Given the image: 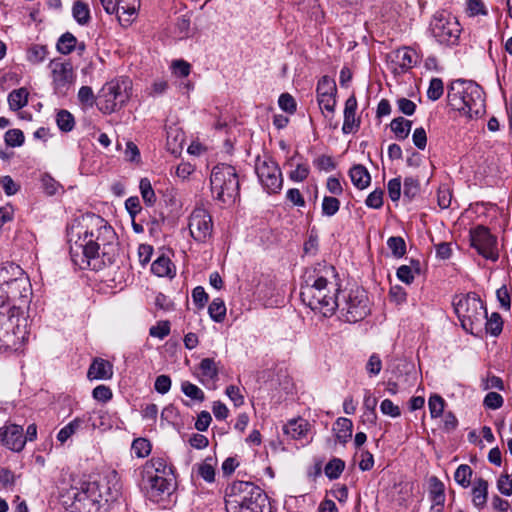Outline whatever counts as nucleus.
Returning <instances> with one entry per match:
<instances>
[{"instance_id":"f257e3e1","label":"nucleus","mask_w":512,"mask_h":512,"mask_svg":"<svg viewBox=\"0 0 512 512\" xmlns=\"http://www.w3.org/2000/svg\"><path fill=\"white\" fill-rule=\"evenodd\" d=\"M68 235L71 260L79 269L99 270L105 264V258L112 261L117 235L104 218L85 215L71 227Z\"/></svg>"},{"instance_id":"f03ea898","label":"nucleus","mask_w":512,"mask_h":512,"mask_svg":"<svg viewBox=\"0 0 512 512\" xmlns=\"http://www.w3.org/2000/svg\"><path fill=\"white\" fill-rule=\"evenodd\" d=\"M339 291V278L334 266L322 262L305 269L300 298L311 310L325 317L332 316L337 309Z\"/></svg>"},{"instance_id":"7ed1b4c3","label":"nucleus","mask_w":512,"mask_h":512,"mask_svg":"<svg viewBox=\"0 0 512 512\" xmlns=\"http://www.w3.org/2000/svg\"><path fill=\"white\" fill-rule=\"evenodd\" d=\"M447 100L453 110L469 119L481 117L485 113L484 92L474 81H452L448 86Z\"/></svg>"},{"instance_id":"20e7f679","label":"nucleus","mask_w":512,"mask_h":512,"mask_svg":"<svg viewBox=\"0 0 512 512\" xmlns=\"http://www.w3.org/2000/svg\"><path fill=\"white\" fill-rule=\"evenodd\" d=\"M225 508L227 512H267L268 496L252 482L235 481L226 489Z\"/></svg>"},{"instance_id":"39448f33","label":"nucleus","mask_w":512,"mask_h":512,"mask_svg":"<svg viewBox=\"0 0 512 512\" xmlns=\"http://www.w3.org/2000/svg\"><path fill=\"white\" fill-rule=\"evenodd\" d=\"M453 306L463 329L473 335L482 331L487 311L476 293L457 296Z\"/></svg>"},{"instance_id":"423d86ee","label":"nucleus","mask_w":512,"mask_h":512,"mask_svg":"<svg viewBox=\"0 0 512 512\" xmlns=\"http://www.w3.org/2000/svg\"><path fill=\"white\" fill-rule=\"evenodd\" d=\"M340 317L347 323H356L363 320L369 313V300L366 291L355 286L342 292L337 298V309Z\"/></svg>"},{"instance_id":"0eeeda50","label":"nucleus","mask_w":512,"mask_h":512,"mask_svg":"<svg viewBox=\"0 0 512 512\" xmlns=\"http://www.w3.org/2000/svg\"><path fill=\"white\" fill-rule=\"evenodd\" d=\"M211 191L223 203H231L239 193V181L234 167L220 164L213 168L210 176Z\"/></svg>"},{"instance_id":"6e6552de","label":"nucleus","mask_w":512,"mask_h":512,"mask_svg":"<svg viewBox=\"0 0 512 512\" xmlns=\"http://www.w3.org/2000/svg\"><path fill=\"white\" fill-rule=\"evenodd\" d=\"M433 38L441 45H457L462 32L458 19L447 11L436 12L429 25Z\"/></svg>"},{"instance_id":"1a4fd4ad","label":"nucleus","mask_w":512,"mask_h":512,"mask_svg":"<svg viewBox=\"0 0 512 512\" xmlns=\"http://www.w3.org/2000/svg\"><path fill=\"white\" fill-rule=\"evenodd\" d=\"M255 172L261 186L268 194H277L282 190V172L270 156L263 155L256 158Z\"/></svg>"},{"instance_id":"9d476101","label":"nucleus","mask_w":512,"mask_h":512,"mask_svg":"<svg viewBox=\"0 0 512 512\" xmlns=\"http://www.w3.org/2000/svg\"><path fill=\"white\" fill-rule=\"evenodd\" d=\"M129 81H111L103 86L99 95L98 107L105 114H111L129 99Z\"/></svg>"},{"instance_id":"9b49d317","label":"nucleus","mask_w":512,"mask_h":512,"mask_svg":"<svg viewBox=\"0 0 512 512\" xmlns=\"http://www.w3.org/2000/svg\"><path fill=\"white\" fill-rule=\"evenodd\" d=\"M72 508L74 512H99L102 495L98 482H84L73 495Z\"/></svg>"},{"instance_id":"f8f14e48","label":"nucleus","mask_w":512,"mask_h":512,"mask_svg":"<svg viewBox=\"0 0 512 512\" xmlns=\"http://www.w3.org/2000/svg\"><path fill=\"white\" fill-rule=\"evenodd\" d=\"M190 236L198 243H207L213 234V221L209 212L195 208L188 217Z\"/></svg>"},{"instance_id":"ddd939ff","label":"nucleus","mask_w":512,"mask_h":512,"mask_svg":"<svg viewBox=\"0 0 512 512\" xmlns=\"http://www.w3.org/2000/svg\"><path fill=\"white\" fill-rule=\"evenodd\" d=\"M471 246L484 258L497 261L499 258L497 240L484 226H477L470 231Z\"/></svg>"},{"instance_id":"4468645a","label":"nucleus","mask_w":512,"mask_h":512,"mask_svg":"<svg viewBox=\"0 0 512 512\" xmlns=\"http://www.w3.org/2000/svg\"><path fill=\"white\" fill-rule=\"evenodd\" d=\"M52 85L55 94L64 96L74 83L75 75L70 62L54 59L50 62Z\"/></svg>"},{"instance_id":"2eb2a0df","label":"nucleus","mask_w":512,"mask_h":512,"mask_svg":"<svg viewBox=\"0 0 512 512\" xmlns=\"http://www.w3.org/2000/svg\"><path fill=\"white\" fill-rule=\"evenodd\" d=\"M147 478L146 495L155 503L165 502L174 491V477L150 476Z\"/></svg>"},{"instance_id":"dca6fc26","label":"nucleus","mask_w":512,"mask_h":512,"mask_svg":"<svg viewBox=\"0 0 512 512\" xmlns=\"http://www.w3.org/2000/svg\"><path fill=\"white\" fill-rule=\"evenodd\" d=\"M316 92L320 108L327 113L333 114L337 103V87L335 81L328 76H323L317 83Z\"/></svg>"},{"instance_id":"f3484780","label":"nucleus","mask_w":512,"mask_h":512,"mask_svg":"<svg viewBox=\"0 0 512 512\" xmlns=\"http://www.w3.org/2000/svg\"><path fill=\"white\" fill-rule=\"evenodd\" d=\"M390 68L395 74H402L414 67L418 62L415 50L403 47L393 51L389 55Z\"/></svg>"},{"instance_id":"a211bd4d","label":"nucleus","mask_w":512,"mask_h":512,"mask_svg":"<svg viewBox=\"0 0 512 512\" xmlns=\"http://www.w3.org/2000/svg\"><path fill=\"white\" fill-rule=\"evenodd\" d=\"M0 441L4 446L12 451H22L26 444V440L23 435V427L11 424L0 428Z\"/></svg>"},{"instance_id":"6ab92c4d","label":"nucleus","mask_w":512,"mask_h":512,"mask_svg":"<svg viewBox=\"0 0 512 512\" xmlns=\"http://www.w3.org/2000/svg\"><path fill=\"white\" fill-rule=\"evenodd\" d=\"M101 488L102 501L112 502L117 500L122 494V483L117 471L112 470L107 473L103 483H99Z\"/></svg>"},{"instance_id":"aec40b11","label":"nucleus","mask_w":512,"mask_h":512,"mask_svg":"<svg viewBox=\"0 0 512 512\" xmlns=\"http://www.w3.org/2000/svg\"><path fill=\"white\" fill-rule=\"evenodd\" d=\"M118 21L121 26L128 27L136 19L140 8V0H118L116 5Z\"/></svg>"},{"instance_id":"412c9836","label":"nucleus","mask_w":512,"mask_h":512,"mask_svg":"<svg viewBox=\"0 0 512 512\" xmlns=\"http://www.w3.org/2000/svg\"><path fill=\"white\" fill-rule=\"evenodd\" d=\"M144 477H173L172 467L164 457H152L143 466Z\"/></svg>"},{"instance_id":"4be33fe9","label":"nucleus","mask_w":512,"mask_h":512,"mask_svg":"<svg viewBox=\"0 0 512 512\" xmlns=\"http://www.w3.org/2000/svg\"><path fill=\"white\" fill-rule=\"evenodd\" d=\"M309 431L310 424L306 419L302 417L290 419L283 426L284 434L294 440H307Z\"/></svg>"},{"instance_id":"5701e85b","label":"nucleus","mask_w":512,"mask_h":512,"mask_svg":"<svg viewBox=\"0 0 512 512\" xmlns=\"http://www.w3.org/2000/svg\"><path fill=\"white\" fill-rule=\"evenodd\" d=\"M471 486L470 494L472 504L479 510L484 509L488 501V481L482 477H476Z\"/></svg>"},{"instance_id":"b1692460","label":"nucleus","mask_w":512,"mask_h":512,"mask_svg":"<svg viewBox=\"0 0 512 512\" xmlns=\"http://www.w3.org/2000/svg\"><path fill=\"white\" fill-rule=\"evenodd\" d=\"M357 100L354 95H351L345 102L344 107V122L342 132L350 134L359 128V120L356 119Z\"/></svg>"},{"instance_id":"393cba45","label":"nucleus","mask_w":512,"mask_h":512,"mask_svg":"<svg viewBox=\"0 0 512 512\" xmlns=\"http://www.w3.org/2000/svg\"><path fill=\"white\" fill-rule=\"evenodd\" d=\"M87 376L91 380H107L113 376V365L102 358H96L91 363Z\"/></svg>"},{"instance_id":"a878e982","label":"nucleus","mask_w":512,"mask_h":512,"mask_svg":"<svg viewBox=\"0 0 512 512\" xmlns=\"http://www.w3.org/2000/svg\"><path fill=\"white\" fill-rule=\"evenodd\" d=\"M429 483V496L433 502L432 509L436 512H440L445 501L444 484L435 476L430 478Z\"/></svg>"},{"instance_id":"bb28decb","label":"nucleus","mask_w":512,"mask_h":512,"mask_svg":"<svg viewBox=\"0 0 512 512\" xmlns=\"http://www.w3.org/2000/svg\"><path fill=\"white\" fill-rule=\"evenodd\" d=\"M349 175L353 185L358 189H365L371 182V176L367 168L360 164L354 165L350 169Z\"/></svg>"},{"instance_id":"cd10ccee","label":"nucleus","mask_w":512,"mask_h":512,"mask_svg":"<svg viewBox=\"0 0 512 512\" xmlns=\"http://www.w3.org/2000/svg\"><path fill=\"white\" fill-rule=\"evenodd\" d=\"M353 423L350 419L340 417L336 420L333 431L335 432L336 439L342 443H347L352 437Z\"/></svg>"},{"instance_id":"c85d7f7f","label":"nucleus","mask_w":512,"mask_h":512,"mask_svg":"<svg viewBox=\"0 0 512 512\" xmlns=\"http://www.w3.org/2000/svg\"><path fill=\"white\" fill-rule=\"evenodd\" d=\"M151 271L158 277H173L174 265L168 257L162 255L153 261Z\"/></svg>"},{"instance_id":"c756f323","label":"nucleus","mask_w":512,"mask_h":512,"mask_svg":"<svg viewBox=\"0 0 512 512\" xmlns=\"http://www.w3.org/2000/svg\"><path fill=\"white\" fill-rule=\"evenodd\" d=\"M199 368L201 371V381L203 384L215 382L218 379V367L213 359H202Z\"/></svg>"},{"instance_id":"7c9ffc66","label":"nucleus","mask_w":512,"mask_h":512,"mask_svg":"<svg viewBox=\"0 0 512 512\" xmlns=\"http://www.w3.org/2000/svg\"><path fill=\"white\" fill-rule=\"evenodd\" d=\"M72 16L79 25H87L91 20L89 5L82 0H76L72 6Z\"/></svg>"},{"instance_id":"2f4dec72","label":"nucleus","mask_w":512,"mask_h":512,"mask_svg":"<svg viewBox=\"0 0 512 512\" xmlns=\"http://www.w3.org/2000/svg\"><path fill=\"white\" fill-rule=\"evenodd\" d=\"M390 127L397 139L404 140L411 131L412 121L403 117H397L391 121Z\"/></svg>"},{"instance_id":"473e14b6","label":"nucleus","mask_w":512,"mask_h":512,"mask_svg":"<svg viewBox=\"0 0 512 512\" xmlns=\"http://www.w3.org/2000/svg\"><path fill=\"white\" fill-rule=\"evenodd\" d=\"M472 476V468L468 464H461L454 473V480L460 487L466 489L473 483Z\"/></svg>"},{"instance_id":"72a5a7b5","label":"nucleus","mask_w":512,"mask_h":512,"mask_svg":"<svg viewBox=\"0 0 512 512\" xmlns=\"http://www.w3.org/2000/svg\"><path fill=\"white\" fill-rule=\"evenodd\" d=\"M83 424L84 420L82 418H75L58 432L57 440L62 444L65 443L71 436L82 428Z\"/></svg>"},{"instance_id":"f704fd0d","label":"nucleus","mask_w":512,"mask_h":512,"mask_svg":"<svg viewBox=\"0 0 512 512\" xmlns=\"http://www.w3.org/2000/svg\"><path fill=\"white\" fill-rule=\"evenodd\" d=\"M77 38L70 32H66L60 36L57 41L56 48L59 53L68 55L75 50Z\"/></svg>"},{"instance_id":"c9c22d12","label":"nucleus","mask_w":512,"mask_h":512,"mask_svg":"<svg viewBox=\"0 0 512 512\" xmlns=\"http://www.w3.org/2000/svg\"><path fill=\"white\" fill-rule=\"evenodd\" d=\"M28 101V92L25 88L13 90L8 95V103L13 111L23 108Z\"/></svg>"},{"instance_id":"e433bc0d","label":"nucleus","mask_w":512,"mask_h":512,"mask_svg":"<svg viewBox=\"0 0 512 512\" xmlns=\"http://www.w3.org/2000/svg\"><path fill=\"white\" fill-rule=\"evenodd\" d=\"M208 313L215 322H222L226 316L224 301L220 298H215L208 307Z\"/></svg>"},{"instance_id":"4c0bfd02","label":"nucleus","mask_w":512,"mask_h":512,"mask_svg":"<svg viewBox=\"0 0 512 512\" xmlns=\"http://www.w3.org/2000/svg\"><path fill=\"white\" fill-rule=\"evenodd\" d=\"M139 189L144 202L148 206H153L156 202V195L150 180L147 178H142L139 183Z\"/></svg>"},{"instance_id":"58836bf2","label":"nucleus","mask_w":512,"mask_h":512,"mask_svg":"<svg viewBox=\"0 0 512 512\" xmlns=\"http://www.w3.org/2000/svg\"><path fill=\"white\" fill-rule=\"evenodd\" d=\"M56 122L59 129L63 132L71 131L75 125L73 115L67 110H60L57 113Z\"/></svg>"},{"instance_id":"ea45409f","label":"nucleus","mask_w":512,"mask_h":512,"mask_svg":"<svg viewBox=\"0 0 512 512\" xmlns=\"http://www.w3.org/2000/svg\"><path fill=\"white\" fill-rule=\"evenodd\" d=\"M466 13L469 17L487 16L488 9L482 0H466Z\"/></svg>"},{"instance_id":"a19ab883","label":"nucleus","mask_w":512,"mask_h":512,"mask_svg":"<svg viewBox=\"0 0 512 512\" xmlns=\"http://www.w3.org/2000/svg\"><path fill=\"white\" fill-rule=\"evenodd\" d=\"M344 467H345L344 461H342L341 459L335 458L326 464V466L324 468V472H325V475L329 479L334 480V479L339 478V476L341 475V473L344 470Z\"/></svg>"},{"instance_id":"79ce46f5","label":"nucleus","mask_w":512,"mask_h":512,"mask_svg":"<svg viewBox=\"0 0 512 512\" xmlns=\"http://www.w3.org/2000/svg\"><path fill=\"white\" fill-rule=\"evenodd\" d=\"M485 330L492 336H498L502 331L503 322L499 314L493 313L492 316L483 323Z\"/></svg>"},{"instance_id":"37998d69","label":"nucleus","mask_w":512,"mask_h":512,"mask_svg":"<svg viewBox=\"0 0 512 512\" xmlns=\"http://www.w3.org/2000/svg\"><path fill=\"white\" fill-rule=\"evenodd\" d=\"M428 407L431 417L438 418L444 412L445 401L440 395L433 394L429 397Z\"/></svg>"},{"instance_id":"c03bdc74","label":"nucleus","mask_w":512,"mask_h":512,"mask_svg":"<svg viewBox=\"0 0 512 512\" xmlns=\"http://www.w3.org/2000/svg\"><path fill=\"white\" fill-rule=\"evenodd\" d=\"M420 192V183L418 179L414 177H406L404 179L403 184V194L404 197L412 200L414 199Z\"/></svg>"},{"instance_id":"a18cd8bd","label":"nucleus","mask_w":512,"mask_h":512,"mask_svg":"<svg viewBox=\"0 0 512 512\" xmlns=\"http://www.w3.org/2000/svg\"><path fill=\"white\" fill-rule=\"evenodd\" d=\"M387 246L396 258H401L406 253V243L402 237L392 236L388 238Z\"/></svg>"},{"instance_id":"49530a36","label":"nucleus","mask_w":512,"mask_h":512,"mask_svg":"<svg viewBox=\"0 0 512 512\" xmlns=\"http://www.w3.org/2000/svg\"><path fill=\"white\" fill-rule=\"evenodd\" d=\"M181 390L187 397L192 400L202 402L205 399L204 392L198 386L189 381L182 382Z\"/></svg>"},{"instance_id":"de8ad7c7","label":"nucleus","mask_w":512,"mask_h":512,"mask_svg":"<svg viewBox=\"0 0 512 512\" xmlns=\"http://www.w3.org/2000/svg\"><path fill=\"white\" fill-rule=\"evenodd\" d=\"M131 450L136 455V457L145 458L151 452V444L145 438H137L133 441Z\"/></svg>"},{"instance_id":"09e8293b","label":"nucleus","mask_w":512,"mask_h":512,"mask_svg":"<svg viewBox=\"0 0 512 512\" xmlns=\"http://www.w3.org/2000/svg\"><path fill=\"white\" fill-rule=\"evenodd\" d=\"M444 92V84L440 78H432L427 90V97L431 101H436L441 98Z\"/></svg>"},{"instance_id":"8fccbe9b","label":"nucleus","mask_w":512,"mask_h":512,"mask_svg":"<svg viewBox=\"0 0 512 512\" xmlns=\"http://www.w3.org/2000/svg\"><path fill=\"white\" fill-rule=\"evenodd\" d=\"M340 208V201L331 196H325L322 201V214L328 217L335 215Z\"/></svg>"},{"instance_id":"3c124183","label":"nucleus","mask_w":512,"mask_h":512,"mask_svg":"<svg viewBox=\"0 0 512 512\" xmlns=\"http://www.w3.org/2000/svg\"><path fill=\"white\" fill-rule=\"evenodd\" d=\"M47 55V49L45 46L34 45L27 53V59L33 64H39L43 62Z\"/></svg>"},{"instance_id":"603ef678","label":"nucleus","mask_w":512,"mask_h":512,"mask_svg":"<svg viewBox=\"0 0 512 512\" xmlns=\"http://www.w3.org/2000/svg\"><path fill=\"white\" fill-rule=\"evenodd\" d=\"M5 142L10 147H19L24 143L25 137L20 129H10L5 133Z\"/></svg>"},{"instance_id":"864d4df0","label":"nucleus","mask_w":512,"mask_h":512,"mask_svg":"<svg viewBox=\"0 0 512 512\" xmlns=\"http://www.w3.org/2000/svg\"><path fill=\"white\" fill-rule=\"evenodd\" d=\"M437 202L441 209H447L452 202V192L447 185H441L437 191Z\"/></svg>"},{"instance_id":"5fc2aeb1","label":"nucleus","mask_w":512,"mask_h":512,"mask_svg":"<svg viewBox=\"0 0 512 512\" xmlns=\"http://www.w3.org/2000/svg\"><path fill=\"white\" fill-rule=\"evenodd\" d=\"M196 469L197 475L203 478L206 482H213L215 479V470L212 464L207 461L198 464L194 467Z\"/></svg>"},{"instance_id":"6e6d98bb","label":"nucleus","mask_w":512,"mask_h":512,"mask_svg":"<svg viewBox=\"0 0 512 512\" xmlns=\"http://www.w3.org/2000/svg\"><path fill=\"white\" fill-rule=\"evenodd\" d=\"M383 195L384 192L382 189H375L367 196L365 204L369 208L379 209L383 205Z\"/></svg>"},{"instance_id":"4d7b16f0","label":"nucleus","mask_w":512,"mask_h":512,"mask_svg":"<svg viewBox=\"0 0 512 512\" xmlns=\"http://www.w3.org/2000/svg\"><path fill=\"white\" fill-rule=\"evenodd\" d=\"M170 333V324L168 321L158 322L155 326H152L149 330V334L152 337L158 339H164Z\"/></svg>"},{"instance_id":"13d9d810","label":"nucleus","mask_w":512,"mask_h":512,"mask_svg":"<svg viewBox=\"0 0 512 512\" xmlns=\"http://www.w3.org/2000/svg\"><path fill=\"white\" fill-rule=\"evenodd\" d=\"M78 99L81 104L87 107H93L95 103V96L92 88L89 86H82L78 91Z\"/></svg>"},{"instance_id":"bf43d9fd","label":"nucleus","mask_w":512,"mask_h":512,"mask_svg":"<svg viewBox=\"0 0 512 512\" xmlns=\"http://www.w3.org/2000/svg\"><path fill=\"white\" fill-rule=\"evenodd\" d=\"M497 488L505 496L512 495V474H502L497 480Z\"/></svg>"},{"instance_id":"052dcab7","label":"nucleus","mask_w":512,"mask_h":512,"mask_svg":"<svg viewBox=\"0 0 512 512\" xmlns=\"http://www.w3.org/2000/svg\"><path fill=\"white\" fill-rule=\"evenodd\" d=\"M382 369V361L377 354H372L366 364V370L370 377L377 376Z\"/></svg>"},{"instance_id":"680f3d73","label":"nucleus","mask_w":512,"mask_h":512,"mask_svg":"<svg viewBox=\"0 0 512 512\" xmlns=\"http://www.w3.org/2000/svg\"><path fill=\"white\" fill-rule=\"evenodd\" d=\"M278 104L279 107L287 113L293 114L296 111L295 99L288 93L280 95Z\"/></svg>"},{"instance_id":"e2e57ef3","label":"nucleus","mask_w":512,"mask_h":512,"mask_svg":"<svg viewBox=\"0 0 512 512\" xmlns=\"http://www.w3.org/2000/svg\"><path fill=\"white\" fill-rule=\"evenodd\" d=\"M380 410L384 415L397 418L401 415L399 406L395 405L390 399H384L380 404Z\"/></svg>"},{"instance_id":"0e129e2a","label":"nucleus","mask_w":512,"mask_h":512,"mask_svg":"<svg viewBox=\"0 0 512 512\" xmlns=\"http://www.w3.org/2000/svg\"><path fill=\"white\" fill-rule=\"evenodd\" d=\"M401 186V179L399 177L389 180L387 184V190L388 195L393 202H396L400 199Z\"/></svg>"},{"instance_id":"69168bd1","label":"nucleus","mask_w":512,"mask_h":512,"mask_svg":"<svg viewBox=\"0 0 512 512\" xmlns=\"http://www.w3.org/2000/svg\"><path fill=\"white\" fill-rule=\"evenodd\" d=\"M310 169L307 164H298L296 168L290 172L289 178L294 182H302L309 175Z\"/></svg>"},{"instance_id":"338daca9","label":"nucleus","mask_w":512,"mask_h":512,"mask_svg":"<svg viewBox=\"0 0 512 512\" xmlns=\"http://www.w3.org/2000/svg\"><path fill=\"white\" fill-rule=\"evenodd\" d=\"M484 406L489 409H498L503 405V397L497 392H489L484 398Z\"/></svg>"},{"instance_id":"774afa93","label":"nucleus","mask_w":512,"mask_h":512,"mask_svg":"<svg viewBox=\"0 0 512 512\" xmlns=\"http://www.w3.org/2000/svg\"><path fill=\"white\" fill-rule=\"evenodd\" d=\"M173 73L178 77H187L190 74L191 66L184 60H175L171 64Z\"/></svg>"}]
</instances>
